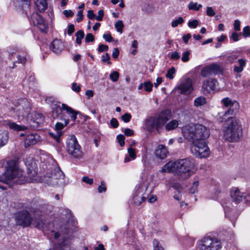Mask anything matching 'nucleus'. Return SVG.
<instances>
[{
    "instance_id": "obj_36",
    "label": "nucleus",
    "mask_w": 250,
    "mask_h": 250,
    "mask_svg": "<svg viewBox=\"0 0 250 250\" xmlns=\"http://www.w3.org/2000/svg\"><path fill=\"white\" fill-rule=\"evenodd\" d=\"M202 7V4H198L197 2H190L188 5V8L189 9L195 11H198Z\"/></svg>"
},
{
    "instance_id": "obj_37",
    "label": "nucleus",
    "mask_w": 250,
    "mask_h": 250,
    "mask_svg": "<svg viewBox=\"0 0 250 250\" xmlns=\"http://www.w3.org/2000/svg\"><path fill=\"white\" fill-rule=\"evenodd\" d=\"M201 75L204 77H208L212 75L208 65L205 66L201 71Z\"/></svg>"
},
{
    "instance_id": "obj_34",
    "label": "nucleus",
    "mask_w": 250,
    "mask_h": 250,
    "mask_svg": "<svg viewBox=\"0 0 250 250\" xmlns=\"http://www.w3.org/2000/svg\"><path fill=\"white\" fill-rule=\"evenodd\" d=\"M75 36L76 37V43L78 44H81L82 43V40L84 38V32L82 30H80L76 33Z\"/></svg>"
},
{
    "instance_id": "obj_33",
    "label": "nucleus",
    "mask_w": 250,
    "mask_h": 250,
    "mask_svg": "<svg viewBox=\"0 0 250 250\" xmlns=\"http://www.w3.org/2000/svg\"><path fill=\"white\" fill-rule=\"evenodd\" d=\"M178 126V122L177 120H173L169 122L166 125V129L167 130H171L177 128Z\"/></svg>"
},
{
    "instance_id": "obj_31",
    "label": "nucleus",
    "mask_w": 250,
    "mask_h": 250,
    "mask_svg": "<svg viewBox=\"0 0 250 250\" xmlns=\"http://www.w3.org/2000/svg\"><path fill=\"white\" fill-rule=\"evenodd\" d=\"M32 118L34 122L37 123L38 125H41L43 122L44 118L42 115L41 113H34Z\"/></svg>"
},
{
    "instance_id": "obj_32",
    "label": "nucleus",
    "mask_w": 250,
    "mask_h": 250,
    "mask_svg": "<svg viewBox=\"0 0 250 250\" xmlns=\"http://www.w3.org/2000/svg\"><path fill=\"white\" fill-rule=\"evenodd\" d=\"M207 102L206 99L203 96H200L194 100V104L195 106H200L205 104Z\"/></svg>"
},
{
    "instance_id": "obj_11",
    "label": "nucleus",
    "mask_w": 250,
    "mask_h": 250,
    "mask_svg": "<svg viewBox=\"0 0 250 250\" xmlns=\"http://www.w3.org/2000/svg\"><path fill=\"white\" fill-rule=\"evenodd\" d=\"M31 22L37 26L43 32H46L48 25L42 18L37 13H34L31 16Z\"/></svg>"
},
{
    "instance_id": "obj_61",
    "label": "nucleus",
    "mask_w": 250,
    "mask_h": 250,
    "mask_svg": "<svg viewBox=\"0 0 250 250\" xmlns=\"http://www.w3.org/2000/svg\"><path fill=\"white\" fill-rule=\"evenodd\" d=\"M104 15V12L103 10H100L98 11V15L96 17V19L98 21H102Z\"/></svg>"
},
{
    "instance_id": "obj_16",
    "label": "nucleus",
    "mask_w": 250,
    "mask_h": 250,
    "mask_svg": "<svg viewBox=\"0 0 250 250\" xmlns=\"http://www.w3.org/2000/svg\"><path fill=\"white\" fill-rule=\"evenodd\" d=\"M234 114V113L230 112V109L220 111L218 113L216 116V119L220 122H227L228 124L229 123L230 119L234 118L230 116Z\"/></svg>"
},
{
    "instance_id": "obj_24",
    "label": "nucleus",
    "mask_w": 250,
    "mask_h": 250,
    "mask_svg": "<svg viewBox=\"0 0 250 250\" xmlns=\"http://www.w3.org/2000/svg\"><path fill=\"white\" fill-rule=\"evenodd\" d=\"M62 106L63 109L65 110L66 113L70 115L71 119L74 121H75L78 112L65 104H62Z\"/></svg>"
},
{
    "instance_id": "obj_48",
    "label": "nucleus",
    "mask_w": 250,
    "mask_h": 250,
    "mask_svg": "<svg viewBox=\"0 0 250 250\" xmlns=\"http://www.w3.org/2000/svg\"><path fill=\"white\" fill-rule=\"evenodd\" d=\"M94 41V36L91 33H88L85 37V42L87 43L92 42Z\"/></svg>"
},
{
    "instance_id": "obj_2",
    "label": "nucleus",
    "mask_w": 250,
    "mask_h": 250,
    "mask_svg": "<svg viewBox=\"0 0 250 250\" xmlns=\"http://www.w3.org/2000/svg\"><path fill=\"white\" fill-rule=\"evenodd\" d=\"M33 224L39 229L50 230V236L54 238L61 248L69 244L72 231L67 225L62 224L61 222L58 221L48 224L42 219L34 220Z\"/></svg>"
},
{
    "instance_id": "obj_42",
    "label": "nucleus",
    "mask_w": 250,
    "mask_h": 250,
    "mask_svg": "<svg viewBox=\"0 0 250 250\" xmlns=\"http://www.w3.org/2000/svg\"><path fill=\"white\" fill-rule=\"evenodd\" d=\"M184 21L183 18L179 17V18L175 21H173L171 23V26L172 27H176L179 24H181L184 22Z\"/></svg>"
},
{
    "instance_id": "obj_35",
    "label": "nucleus",
    "mask_w": 250,
    "mask_h": 250,
    "mask_svg": "<svg viewBox=\"0 0 250 250\" xmlns=\"http://www.w3.org/2000/svg\"><path fill=\"white\" fill-rule=\"evenodd\" d=\"M212 74H217L221 72V68L217 64H211L208 65Z\"/></svg>"
},
{
    "instance_id": "obj_62",
    "label": "nucleus",
    "mask_w": 250,
    "mask_h": 250,
    "mask_svg": "<svg viewBox=\"0 0 250 250\" xmlns=\"http://www.w3.org/2000/svg\"><path fill=\"white\" fill-rule=\"evenodd\" d=\"M233 25L235 31L240 30V21H239L237 20H235Z\"/></svg>"
},
{
    "instance_id": "obj_17",
    "label": "nucleus",
    "mask_w": 250,
    "mask_h": 250,
    "mask_svg": "<svg viewBox=\"0 0 250 250\" xmlns=\"http://www.w3.org/2000/svg\"><path fill=\"white\" fill-rule=\"evenodd\" d=\"M40 140V137L37 133H31L26 136L24 140L25 147H28L37 144Z\"/></svg>"
},
{
    "instance_id": "obj_56",
    "label": "nucleus",
    "mask_w": 250,
    "mask_h": 250,
    "mask_svg": "<svg viewBox=\"0 0 250 250\" xmlns=\"http://www.w3.org/2000/svg\"><path fill=\"white\" fill-rule=\"evenodd\" d=\"M82 181H83V182L88 185H92V184L93 183V179L90 178L87 176H84L82 179Z\"/></svg>"
},
{
    "instance_id": "obj_18",
    "label": "nucleus",
    "mask_w": 250,
    "mask_h": 250,
    "mask_svg": "<svg viewBox=\"0 0 250 250\" xmlns=\"http://www.w3.org/2000/svg\"><path fill=\"white\" fill-rule=\"evenodd\" d=\"M168 153L167 147L163 145H159L156 147L155 151V156L160 159H165Z\"/></svg>"
},
{
    "instance_id": "obj_29",
    "label": "nucleus",
    "mask_w": 250,
    "mask_h": 250,
    "mask_svg": "<svg viewBox=\"0 0 250 250\" xmlns=\"http://www.w3.org/2000/svg\"><path fill=\"white\" fill-rule=\"evenodd\" d=\"M62 122H57L55 125V129L57 132L61 131V130L66 126L69 123L68 118H64L62 120H61Z\"/></svg>"
},
{
    "instance_id": "obj_45",
    "label": "nucleus",
    "mask_w": 250,
    "mask_h": 250,
    "mask_svg": "<svg viewBox=\"0 0 250 250\" xmlns=\"http://www.w3.org/2000/svg\"><path fill=\"white\" fill-rule=\"evenodd\" d=\"M144 83L145 91L146 92H150L152 90L153 86L152 83L149 81L145 82Z\"/></svg>"
},
{
    "instance_id": "obj_44",
    "label": "nucleus",
    "mask_w": 250,
    "mask_h": 250,
    "mask_svg": "<svg viewBox=\"0 0 250 250\" xmlns=\"http://www.w3.org/2000/svg\"><path fill=\"white\" fill-rule=\"evenodd\" d=\"M129 156L131 159L134 160L136 158V152L134 148L130 147L127 149Z\"/></svg>"
},
{
    "instance_id": "obj_9",
    "label": "nucleus",
    "mask_w": 250,
    "mask_h": 250,
    "mask_svg": "<svg viewBox=\"0 0 250 250\" xmlns=\"http://www.w3.org/2000/svg\"><path fill=\"white\" fill-rule=\"evenodd\" d=\"M12 111L19 119L21 118H23L27 116L30 111L28 102L26 100H21L18 105H16L15 107L13 108Z\"/></svg>"
},
{
    "instance_id": "obj_15",
    "label": "nucleus",
    "mask_w": 250,
    "mask_h": 250,
    "mask_svg": "<svg viewBox=\"0 0 250 250\" xmlns=\"http://www.w3.org/2000/svg\"><path fill=\"white\" fill-rule=\"evenodd\" d=\"M221 103L226 107H229L228 109H230V112L235 113L239 108V104L235 100H231L228 97L224 98L222 99Z\"/></svg>"
},
{
    "instance_id": "obj_59",
    "label": "nucleus",
    "mask_w": 250,
    "mask_h": 250,
    "mask_svg": "<svg viewBox=\"0 0 250 250\" xmlns=\"http://www.w3.org/2000/svg\"><path fill=\"white\" fill-rule=\"evenodd\" d=\"M180 58L179 53L177 51L173 52L170 56V59L172 60H178Z\"/></svg>"
},
{
    "instance_id": "obj_27",
    "label": "nucleus",
    "mask_w": 250,
    "mask_h": 250,
    "mask_svg": "<svg viewBox=\"0 0 250 250\" xmlns=\"http://www.w3.org/2000/svg\"><path fill=\"white\" fill-rule=\"evenodd\" d=\"M36 6L38 11L42 12L47 9L48 4L46 0H37Z\"/></svg>"
},
{
    "instance_id": "obj_58",
    "label": "nucleus",
    "mask_w": 250,
    "mask_h": 250,
    "mask_svg": "<svg viewBox=\"0 0 250 250\" xmlns=\"http://www.w3.org/2000/svg\"><path fill=\"white\" fill-rule=\"evenodd\" d=\"M108 49V47L107 45L101 44L99 45L98 51L100 52H102L107 51Z\"/></svg>"
},
{
    "instance_id": "obj_6",
    "label": "nucleus",
    "mask_w": 250,
    "mask_h": 250,
    "mask_svg": "<svg viewBox=\"0 0 250 250\" xmlns=\"http://www.w3.org/2000/svg\"><path fill=\"white\" fill-rule=\"evenodd\" d=\"M242 134V128L239 120L236 118H231L228 123L224 132L225 139L229 142L237 141Z\"/></svg>"
},
{
    "instance_id": "obj_38",
    "label": "nucleus",
    "mask_w": 250,
    "mask_h": 250,
    "mask_svg": "<svg viewBox=\"0 0 250 250\" xmlns=\"http://www.w3.org/2000/svg\"><path fill=\"white\" fill-rule=\"evenodd\" d=\"M124 26L123 21L121 20L118 21L115 24V27L117 31L122 34L123 33V28Z\"/></svg>"
},
{
    "instance_id": "obj_20",
    "label": "nucleus",
    "mask_w": 250,
    "mask_h": 250,
    "mask_svg": "<svg viewBox=\"0 0 250 250\" xmlns=\"http://www.w3.org/2000/svg\"><path fill=\"white\" fill-rule=\"evenodd\" d=\"M62 42L59 40H54L50 44V49L55 53H60L63 49Z\"/></svg>"
},
{
    "instance_id": "obj_50",
    "label": "nucleus",
    "mask_w": 250,
    "mask_h": 250,
    "mask_svg": "<svg viewBox=\"0 0 250 250\" xmlns=\"http://www.w3.org/2000/svg\"><path fill=\"white\" fill-rule=\"evenodd\" d=\"M72 89L76 92H79L81 91V85L76 83H73L72 84Z\"/></svg>"
},
{
    "instance_id": "obj_13",
    "label": "nucleus",
    "mask_w": 250,
    "mask_h": 250,
    "mask_svg": "<svg viewBox=\"0 0 250 250\" xmlns=\"http://www.w3.org/2000/svg\"><path fill=\"white\" fill-rule=\"evenodd\" d=\"M154 176H150L146 181H144L142 183L136 186L134 194H149V192H147V189L149 184L153 181Z\"/></svg>"
},
{
    "instance_id": "obj_39",
    "label": "nucleus",
    "mask_w": 250,
    "mask_h": 250,
    "mask_svg": "<svg viewBox=\"0 0 250 250\" xmlns=\"http://www.w3.org/2000/svg\"><path fill=\"white\" fill-rule=\"evenodd\" d=\"M199 186V181H195L192 184V187L189 189V191L191 193H194L197 191V188Z\"/></svg>"
},
{
    "instance_id": "obj_1",
    "label": "nucleus",
    "mask_w": 250,
    "mask_h": 250,
    "mask_svg": "<svg viewBox=\"0 0 250 250\" xmlns=\"http://www.w3.org/2000/svg\"><path fill=\"white\" fill-rule=\"evenodd\" d=\"M183 136L192 143L190 151L192 154L200 158L209 154V150L205 140L210 135L209 130L200 124H189L182 128Z\"/></svg>"
},
{
    "instance_id": "obj_64",
    "label": "nucleus",
    "mask_w": 250,
    "mask_h": 250,
    "mask_svg": "<svg viewBox=\"0 0 250 250\" xmlns=\"http://www.w3.org/2000/svg\"><path fill=\"white\" fill-rule=\"evenodd\" d=\"M124 133L127 136H131L134 134V131L130 128H126L124 131Z\"/></svg>"
},
{
    "instance_id": "obj_55",
    "label": "nucleus",
    "mask_w": 250,
    "mask_h": 250,
    "mask_svg": "<svg viewBox=\"0 0 250 250\" xmlns=\"http://www.w3.org/2000/svg\"><path fill=\"white\" fill-rule=\"evenodd\" d=\"M198 24V21L197 20H194L192 21H189L188 23V25L189 27L195 28Z\"/></svg>"
},
{
    "instance_id": "obj_23",
    "label": "nucleus",
    "mask_w": 250,
    "mask_h": 250,
    "mask_svg": "<svg viewBox=\"0 0 250 250\" xmlns=\"http://www.w3.org/2000/svg\"><path fill=\"white\" fill-rule=\"evenodd\" d=\"M148 194H134L133 195L134 203L137 206L140 205L147 198Z\"/></svg>"
},
{
    "instance_id": "obj_47",
    "label": "nucleus",
    "mask_w": 250,
    "mask_h": 250,
    "mask_svg": "<svg viewBox=\"0 0 250 250\" xmlns=\"http://www.w3.org/2000/svg\"><path fill=\"white\" fill-rule=\"evenodd\" d=\"M243 35L245 38L250 36V28L249 26H245L243 29Z\"/></svg>"
},
{
    "instance_id": "obj_57",
    "label": "nucleus",
    "mask_w": 250,
    "mask_h": 250,
    "mask_svg": "<svg viewBox=\"0 0 250 250\" xmlns=\"http://www.w3.org/2000/svg\"><path fill=\"white\" fill-rule=\"evenodd\" d=\"M238 57L237 54H233L228 57V60L230 62H234Z\"/></svg>"
},
{
    "instance_id": "obj_41",
    "label": "nucleus",
    "mask_w": 250,
    "mask_h": 250,
    "mask_svg": "<svg viewBox=\"0 0 250 250\" xmlns=\"http://www.w3.org/2000/svg\"><path fill=\"white\" fill-rule=\"evenodd\" d=\"M153 250H165L159 242L157 240L153 241Z\"/></svg>"
},
{
    "instance_id": "obj_43",
    "label": "nucleus",
    "mask_w": 250,
    "mask_h": 250,
    "mask_svg": "<svg viewBox=\"0 0 250 250\" xmlns=\"http://www.w3.org/2000/svg\"><path fill=\"white\" fill-rule=\"evenodd\" d=\"M119 77V73L117 71H113L109 75V78L114 82L118 80Z\"/></svg>"
},
{
    "instance_id": "obj_21",
    "label": "nucleus",
    "mask_w": 250,
    "mask_h": 250,
    "mask_svg": "<svg viewBox=\"0 0 250 250\" xmlns=\"http://www.w3.org/2000/svg\"><path fill=\"white\" fill-rule=\"evenodd\" d=\"M231 199L235 203H239L243 199L244 195L237 188H234L230 193Z\"/></svg>"
},
{
    "instance_id": "obj_60",
    "label": "nucleus",
    "mask_w": 250,
    "mask_h": 250,
    "mask_svg": "<svg viewBox=\"0 0 250 250\" xmlns=\"http://www.w3.org/2000/svg\"><path fill=\"white\" fill-rule=\"evenodd\" d=\"M103 37L107 42H111L113 40V38L112 37L110 33L104 34Z\"/></svg>"
},
{
    "instance_id": "obj_46",
    "label": "nucleus",
    "mask_w": 250,
    "mask_h": 250,
    "mask_svg": "<svg viewBox=\"0 0 250 250\" xmlns=\"http://www.w3.org/2000/svg\"><path fill=\"white\" fill-rule=\"evenodd\" d=\"M189 55H190V52L189 51H187L185 52H184L182 54V61L183 62H187L189 60Z\"/></svg>"
},
{
    "instance_id": "obj_28",
    "label": "nucleus",
    "mask_w": 250,
    "mask_h": 250,
    "mask_svg": "<svg viewBox=\"0 0 250 250\" xmlns=\"http://www.w3.org/2000/svg\"><path fill=\"white\" fill-rule=\"evenodd\" d=\"M238 65H235L234 66V71L237 73L242 72L244 67L245 66L246 60L243 59H239L238 61Z\"/></svg>"
},
{
    "instance_id": "obj_25",
    "label": "nucleus",
    "mask_w": 250,
    "mask_h": 250,
    "mask_svg": "<svg viewBox=\"0 0 250 250\" xmlns=\"http://www.w3.org/2000/svg\"><path fill=\"white\" fill-rule=\"evenodd\" d=\"M8 132L7 130L0 129V146H4L8 142Z\"/></svg>"
},
{
    "instance_id": "obj_53",
    "label": "nucleus",
    "mask_w": 250,
    "mask_h": 250,
    "mask_svg": "<svg viewBox=\"0 0 250 250\" xmlns=\"http://www.w3.org/2000/svg\"><path fill=\"white\" fill-rule=\"evenodd\" d=\"M207 15L208 16L212 17L214 16L215 14L214 11L211 7L208 6L207 7Z\"/></svg>"
},
{
    "instance_id": "obj_49",
    "label": "nucleus",
    "mask_w": 250,
    "mask_h": 250,
    "mask_svg": "<svg viewBox=\"0 0 250 250\" xmlns=\"http://www.w3.org/2000/svg\"><path fill=\"white\" fill-rule=\"evenodd\" d=\"M121 118L125 123H128L131 118V115L129 113H126L122 116Z\"/></svg>"
},
{
    "instance_id": "obj_12",
    "label": "nucleus",
    "mask_w": 250,
    "mask_h": 250,
    "mask_svg": "<svg viewBox=\"0 0 250 250\" xmlns=\"http://www.w3.org/2000/svg\"><path fill=\"white\" fill-rule=\"evenodd\" d=\"M202 91L204 94H208L218 89V83L215 79L205 81L202 85Z\"/></svg>"
},
{
    "instance_id": "obj_52",
    "label": "nucleus",
    "mask_w": 250,
    "mask_h": 250,
    "mask_svg": "<svg viewBox=\"0 0 250 250\" xmlns=\"http://www.w3.org/2000/svg\"><path fill=\"white\" fill-rule=\"evenodd\" d=\"M98 190L99 193L105 192L106 190V188L104 181L101 182V185L98 187Z\"/></svg>"
},
{
    "instance_id": "obj_26",
    "label": "nucleus",
    "mask_w": 250,
    "mask_h": 250,
    "mask_svg": "<svg viewBox=\"0 0 250 250\" xmlns=\"http://www.w3.org/2000/svg\"><path fill=\"white\" fill-rule=\"evenodd\" d=\"M7 125L10 129L16 131L24 130L27 129L26 126L19 125L13 122H9Z\"/></svg>"
},
{
    "instance_id": "obj_19",
    "label": "nucleus",
    "mask_w": 250,
    "mask_h": 250,
    "mask_svg": "<svg viewBox=\"0 0 250 250\" xmlns=\"http://www.w3.org/2000/svg\"><path fill=\"white\" fill-rule=\"evenodd\" d=\"M62 106L61 107L60 106L55 105L53 107L52 111V117L54 119H58L59 120H62L64 118H68L64 113L62 112Z\"/></svg>"
},
{
    "instance_id": "obj_51",
    "label": "nucleus",
    "mask_w": 250,
    "mask_h": 250,
    "mask_svg": "<svg viewBox=\"0 0 250 250\" xmlns=\"http://www.w3.org/2000/svg\"><path fill=\"white\" fill-rule=\"evenodd\" d=\"M117 139L118 141L121 146H123L125 145V137L123 135L120 134L117 136Z\"/></svg>"
},
{
    "instance_id": "obj_54",
    "label": "nucleus",
    "mask_w": 250,
    "mask_h": 250,
    "mask_svg": "<svg viewBox=\"0 0 250 250\" xmlns=\"http://www.w3.org/2000/svg\"><path fill=\"white\" fill-rule=\"evenodd\" d=\"M50 134L56 141L59 142L60 137L62 135V131H58L56 134H54L53 133H51Z\"/></svg>"
},
{
    "instance_id": "obj_63",
    "label": "nucleus",
    "mask_w": 250,
    "mask_h": 250,
    "mask_svg": "<svg viewBox=\"0 0 250 250\" xmlns=\"http://www.w3.org/2000/svg\"><path fill=\"white\" fill-rule=\"evenodd\" d=\"M110 124L114 128H116L118 126L119 124L117 120L115 118H112L110 120Z\"/></svg>"
},
{
    "instance_id": "obj_10",
    "label": "nucleus",
    "mask_w": 250,
    "mask_h": 250,
    "mask_svg": "<svg viewBox=\"0 0 250 250\" xmlns=\"http://www.w3.org/2000/svg\"><path fill=\"white\" fill-rule=\"evenodd\" d=\"M15 220L17 225L24 227L29 226L33 221L30 213L27 210L18 212L16 215Z\"/></svg>"
},
{
    "instance_id": "obj_22",
    "label": "nucleus",
    "mask_w": 250,
    "mask_h": 250,
    "mask_svg": "<svg viewBox=\"0 0 250 250\" xmlns=\"http://www.w3.org/2000/svg\"><path fill=\"white\" fill-rule=\"evenodd\" d=\"M51 175L55 180H59L60 183H62V181L63 180L64 175L60 167H56Z\"/></svg>"
},
{
    "instance_id": "obj_4",
    "label": "nucleus",
    "mask_w": 250,
    "mask_h": 250,
    "mask_svg": "<svg viewBox=\"0 0 250 250\" xmlns=\"http://www.w3.org/2000/svg\"><path fill=\"white\" fill-rule=\"evenodd\" d=\"M196 169L194 160L190 158H186L167 163L162 167L160 172L172 173L179 180H184L194 173Z\"/></svg>"
},
{
    "instance_id": "obj_3",
    "label": "nucleus",
    "mask_w": 250,
    "mask_h": 250,
    "mask_svg": "<svg viewBox=\"0 0 250 250\" xmlns=\"http://www.w3.org/2000/svg\"><path fill=\"white\" fill-rule=\"evenodd\" d=\"M23 172L16 161H9L7 163L6 171L0 175V182L12 187L15 183L21 184L25 182L33 183L40 181L35 170L28 172V176H23Z\"/></svg>"
},
{
    "instance_id": "obj_14",
    "label": "nucleus",
    "mask_w": 250,
    "mask_h": 250,
    "mask_svg": "<svg viewBox=\"0 0 250 250\" xmlns=\"http://www.w3.org/2000/svg\"><path fill=\"white\" fill-rule=\"evenodd\" d=\"M180 93L184 94H188L193 90L192 80L190 79H185L181 81L178 86Z\"/></svg>"
},
{
    "instance_id": "obj_7",
    "label": "nucleus",
    "mask_w": 250,
    "mask_h": 250,
    "mask_svg": "<svg viewBox=\"0 0 250 250\" xmlns=\"http://www.w3.org/2000/svg\"><path fill=\"white\" fill-rule=\"evenodd\" d=\"M66 144L67 151L69 155L77 159H81L82 157L83 152L81 146L74 135H70L67 138Z\"/></svg>"
},
{
    "instance_id": "obj_40",
    "label": "nucleus",
    "mask_w": 250,
    "mask_h": 250,
    "mask_svg": "<svg viewBox=\"0 0 250 250\" xmlns=\"http://www.w3.org/2000/svg\"><path fill=\"white\" fill-rule=\"evenodd\" d=\"M175 69L174 67H172L167 70L166 76L167 78L172 80L174 78L173 74H175Z\"/></svg>"
},
{
    "instance_id": "obj_8",
    "label": "nucleus",
    "mask_w": 250,
    "mask_h": 250,
    "mask_svg": "<svg viewBox=\"0 0 250 250\" xmlns=\"http://www.w3.org/2000/svg\"><path fill=\"white\" fill-rule=\"evenodd\" d=\"M221 242L215 238L205 237L203 238L200 247L201 250H220Z\"/></svg>"
},
{
    "instance_id": "obj_5",
    "label": "nucleus",
    "mask_w": 250,
    "mask_h": 250,
    "mask_svg": "<svg viewBox=\"0 0 250 250\" xmlns=\"http://www.w3.org/2000/svg\"><path fill=\"white\" fill-rule=\"evenodd\" d=\"M171 112L169 110L162 111L157 117H150L145 121V128L150 132L156 130L160 131L161 128L170 119Z\"/></svg>"
},
{
    "instance_id": "obj_30",
    "label": "nucleus",
    "mask_w": 250,
    "mask_h": 250,
    "mask_svg": "<svg viewBox=\"0 0 250 250\" xmlns=\"http://www.w3.org/2000/svg\"><path fill=\"white\" fill-rule=\"evenodd\" d=\"M45 181L49 185L55 186L61 184L59 180H55L54 178H53V176L51 174V175H47L45 177Z\"/></svg>"
}]
</instances>
